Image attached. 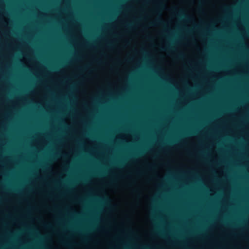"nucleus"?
<instances>
[{"mask_svg":"<svg viewBox=\"0 0 249 249\" xmlns=\"http://www.w3.org/2000/svg\"><path fill=\"white\" fill-rule=\"evenodd\" d=\"M156 23L160 24H164V21L160 18L157 19L156 20V22H155L150 23V24L152 26H154L156 25Z\"/></svg>","mask_w":249,"mask_h":249,"instance_id":"obj_1","label":"nucleus"},{"mask_svg":"<svg viewBox=\"0 0 249 249\" xmlns=\"http://www.w3.org/2000/svg\"><path fill=\"white\" fill-rule=\"evenodd\" d=\"M178 16H180L181 18H186V16L183 13V12L181 10L179 11L177 14Z\"/></svg>","mask_w":249,"mask_h":249,"instance_id":"obj_2","label":"nucleus"},{"mask_svg":"<svg viewBox=\"0 0 249 249\" xmlns=\"http://www.w3.org/2000/svg\"><path fill=\"white\" fill-rule=\"evenodd\" d=\"M172 49V48L170 46H168L167 47V48H162V50H170Z\"/></svg>","mask_w":249,"mask_h":249,"instance_id":"obj_3","label":"nucleus"},{"mask_svg":"<svg viewBox=\"0 0 249 249\" xmlns=\"http://www.w3.org/2000/svg\"><path fill=\"white\" fill-rule=\"evenodd\" d=\"M184 56V55L182 53H179L178 55V58H182Z\"/></svg>","mask_w":249,"mask_h":249,"instance_id":"obj_4","label":"nucleus"},{"mask_svg":"<svg viewBox=\"0 0 249 249\" xmlns=\"http://www.w3.org/2000/svg\"><path fill=\"white\" fill-rule=\"evenodd\" d=\"M127 26L128 27H131V25H130V24H128V25H127Z\"/></svg>","mask_w":249,"mask_h":249,"instance_id":"obj_5","label":"nucleus"},{"mask_svg":"<svg viewBox=\"0 0 249 249\" xmlns=\"http://www.w3.org/2000/svg\"><path fill=\"white\" fill-rule=\"evenodd\" d=\"M159 5H160V6H161V5H162V4H161L160 3H159Z\"/></svg>","mask_w":249,"mask_h":249,"instance_id":"obj_6","label":"nucleus"}]
</instances>
